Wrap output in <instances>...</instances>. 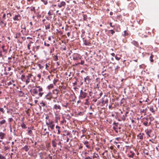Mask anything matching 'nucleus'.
Instances as JSON below:
<instances>
[{
  "instance_id": "nucleus-2",
  "label": "nucleus",
  "mask_w": 159,
  "mask_h": 159,
  "mask_svg": "<svg viewBox=\"0 0 159 159\" xmlns=\"http://www.w3.org/2000/svg\"><path fill=\"white\" fill-rule=\"evenodd\" d=\"M147 135L150 137H152L154 139L156 138V136L155 135L154 132L152 129H147L145 131Z\"/></svg>"
},
{
  "instance_id": "nucleus-28",
  "label": "nucleus",
  "mask_w": 159,
  "mask_h": 159,
  "mask_svg": "<svg viewBox=\"0 0 159 159\" xmlns=\"http://www.w3.org/2000/svg\"><path fill=\"white\" fill-rule=\"evenodd\" d=\"M5 134L4 133L1 132H0V139H3L5 137Z\"/></svg>"
},
{
  "instance_id": "nucleus-15",
  "label": "nucleus",
  "mask_w": 159,
  "mask_h": 159,
  "mask_svg": "<svg viewBox=\"0 0 159 159\" xmlns=\"http://www.w3.org/2000/svg\"><path fill=\"white\" fill-rule=\"evenodd\" d=\"M30 148V146L25 145L24 147L21 148V150H24L26 152H28Z\"/></svg>"
},
{
  "instance_id": "nucleus-1",
  "label": "nucleus",
  "mask_w": 159,
  "mask_h": 159,
  "mask_svg": "<svg viewBox=\"0 0 159 159\" xmlns=\"http://www.w3.org/2000/svg\"><path fill=\"white\" fill-rule=\"evenodd\" d=\"M120 113H119V116L120 119H119V121L122 120L125 121V120L126 117L127 116V115L129 113V112L128 111H125L124 110L121 111Z\"/></svg>"
},
{
  "instance_id": "nucleus-26",
  "label": "nucleus",
  "mask_w": 159,
  "mask_h": 159,
  "mask_svg": "<svg viewBox=\"0 0 159 159\" xmlns=\"http://www.w3.org/2000/svg\"><path fill=\"white\" fill-rule=\"evenodd\" d=\"M0 25L2 26H4V27H6L7 23H5L3 20H0Z\"/></svg>"
},
{
  "instance_id": "nucleus-29",
  "label": "nucleus",
  "mask_w": 159,
  "mask_h": 159,
  "mask_svg": "<svg viewBox=\"0 0 159 159\" xmlns=\"http://www.w3.org/2000/svg\"><path fill=\"white\" fill-rule=\"evenodd\" d=\"M57 142L52 141V146L53 148H56L57 147Z\"/></svg>"
},
{
  "instance_id": "nucleus-27",
  "label": "nucleus",
  "mask_w": 159,
  "mask_h": 159,
  "mask_svg": "<svg viewBox=\"0 0 159 159\" xmlns=\"http://www.w3.org/2000/svg\"><path fill=\"white\" fill-rule=\"evenodd\" d=\"M148 55H150V61L151 62H153L154 61V60L153 59V57H154V55H152V54H151L150 53H148Z\"/></svg>"
},
{
  "instance_id": "nucleus-32",
  "label": "nucleus",
  "mask_w": 159,
  "mask_h": 159,
  "mask_svg": "<svg viewBox=\"0 0 159 159\" xmlns=\"http://www.w3.org/2000/svg\"><path fill=\"white\" fill-rule=\"evenodd\" d=\"M125 101V99H124V98H123L121 99V100L119 104V105L120 106H121L123 104Z\"/></svg>"
},
{
  "instance_id": "nucleus-4",
  "label": "nucleus",
  "mask_w": 159,
  "mask_h": 159,
  "mask_svg": "<svg viewBox=\"0 0 159 159\" xmlns=\"http://www.w3.org/2000/svg\"><path fill=\"white\" fill-rule=\"evenodd\" d=\"M88 94L86 92L83 91V90H81L80 92V95L79 97L80 99H83L86 98Z\"/></svg>"
},
{
  "instance_id": "nucleus-34",
  "label": "nucleus",
  "mask_w": 159,
  "mask_h": 159,
  "mask_svg": "<svg viewBox=\"0 0 159 159\" xmlns=\"http://www.w3.org/2000/svg\"><path fill=\"white\" fill-rule=\"evenodd\" d=\"M1 47L2 50H3V51L4 52H5V53H6L7 52V50L4 48L5 47V46H4V45H3L2 46H1Z\"/></svg>"
},
{
  "instance_id": "nucleus-11",
  "label": "nucleus",
  "mask_w": 159,
  "mask_h": 159,
  "mask_svg": "<svg viewBox=\"0 0 159 159\" xmlns=\"http://www.w3.org/2000/svg\"><path fill=\"white\" fill-rule=\"evenodd\" d=\"M113 129L117 133H118L119 132H121L120 129H121V128L120 127H118L113 126Z\"/></svg>"
},
{
  "instance_id": "nucleus-59",
  "label": "nucleus",
  "mask_w": 159,
  "mask_h": 159,
  "mask_svg": "<svg viewBox=\"0 0 159 159\" xmlns=\"http://www.w3.org/2000/svg\"><path fill=\"white\" fill-rule=\"evenodd\" d=\"M84 112H80L77 115L80 116H83L84 115Z\"/></svg>"
},
{
  "instance_id": "nucleus-51",
  "label": "nucleus",
  "mask_w": 159,
  "mask_h": 159,
  "mask_svg": "<svg viewBox=\"0 0 159 159\" xmlns=\"http://www.w3.org/2000/svg\"><path fill=\"white\" fill-rule=\"evenodd\" d=\"M30 11H34V13L36 12L35 7H31L30 9Z\"/></svg>"
},
{
  "instance_id": "nucleus-43",
  "label": "nucleus",
  "mask_w": 159,
  "mask_h": 159,
  "mask_svg": "<svg viewBox=\"0 0 159 159\" xmlns=\"http://www.w3.org/2000/svg\"><path fill=\"white\" fill-rule=\"evenodd\" d=\"M140 113L142 114V113H144V115H146V112L145 110H144V109H141L140 111Z\"/></svg>"
},
{
  "instance_id": "nucleus-38",
  "label": "nucleus",
  "mask_w": 159,
  "mask_h": 159,
  "mask_svg": "<svg viewBox=\"0 0 159 159\" xmlns=\"http://www.w3.org/2000/svg\"><path fill=\"white\" fill-rule=\"evenodd\" d=\"M149 110L151 111L152 113L155 112V110L153 109V106H150L149 107Z\"/></svg>"
},
{
  "instance_id": "nucleus-64",
  "label": "nucleus",
  "mask_w": 159,
  "mask_h": 159,
  "mask_svg": "<svg viewBox=\"0 0 159 159\" xmlns=\"http://www.w3.org/2000/svg\"><path fill=\"white\" fill-rule=\"evenodd\" d=\"M34 0H27V2H29L30 4H31Z\"/></svg>"
},
{
  "instance_id": "nucleus-35",
  "label": "nucleus",
  "mask_w": 159,
  "mask_h": 159,
  "mask_svg": "<svg viewBox=\"0 0 159 159\" xmlns=\"http://www.w3.org/2000/svg\"><path fill=\"white\" fill-rule=\"evenodd\" d=\"M25 75H22L21 77H20V79L23 82H25Z\"/></svg>"
},
{
  "instance_id": "nucleus-22",
  "label": "nucleus",
  "mask_w": 159,
  "mask_h": 159,
  "mask_svg": "<svg viewBox=\"0 0 159 159\" xmlns=\"http://www.w3.org/2000/svg\"><path fill=\"white\" fill-rule=\"evenodd\" d=\"M44 24L45 25V29L46 30H48L50 29V23H44Z\"/></svg>"
},
{
  "instance_id": "nucleus-3",
  "label": "nucleus",
  "mask_w": 159,
  "mask_h": 159,
  "mask_svg": "<svg viewBox=\"0 0 159 159\" xmlns=\"http://www.w3.org/2000/svg\"><path fill=\"white\" fill-rule=\"evenodd\" d=\"M61 109V107L59 104H55L52 107V110L56 112H59Z\"/></svg>"
},
{
  "instance_id": "nucleus-57",
  "label": "nucleus",
  "mask_w": 159,
  "mask_h": 159,
  "mask_svg": "<svg viewBox=\"0 0 159 159\" xmlns=\"http://www.w3.org/2000/svg\"><path fill=\"white\" fill-rule=\"evenodd\" d=\"M0 159H6L5 157L0 154Z\"/></svg>"
},
{
  "instance_id": "nucleus-20",
  "label": "nucleus",
  "mask_w": 159,
  "mask_h": 159,
  "mask_svg": "<svg viewBox=\"0 0 159 159\" xmlns=\"http://www.w3.org/2000/svg\"><path fill=\"white\" fill-rule=\"evenodd\" d=\"M144 135V134L140 133L138 134L137 136L141 140H143V136Z\"/></svg>"
},
{
  "instance_id": "nucleus-18",
  "label": "nucleus",
  "mask_w": 159,
  "mask_h": 159,
  "mask_svg": "<svg viewBox=\"0 0 159 159\" xmlns=\"http://www.w3.org/2000/svg\"><path fill=\"white\" fill-rule=\"evenodd\" d=\"M53 123L54 122H52L49 124L47 125L48 127H50L52 130H53L54 129L55 127V125L53 124Z\"/></svg>"
},
{
  "instance_id": "nucleus-53",
  "label": "nucleus",
  "mask_w": 159,
  "mask_h": 159,
  "mask_svg": "<svg viewBox=\"0 0 159 159\" xmlns=\"http://www.w3.org/2000/svg\"><path fill=\"white\" fill-rule=\"evenodd\" d=\"M59 81L58 79H54L53 81V83L54 85H56L57 83Z\"/></svg>"
},
{
  "instance_id": "nucleus-46",
  "label": "nucleus",
  "mask_w": 159,
  "mask_h": 159,
  "mask_svg": "<svg viewBox=\"0 0 159 159\" xmlns=\"http://www.w3.org/2000/svg\"><path fill=\"white\" fill-rule=\"evenodd\" d=\"M57 98V96H53V97L52 98H53L54 99V100H53V102H56Z\"/></svg>"
},
{
  "instance_id": "nucleus-63",
  "label": "nucleus",
  "mask_w": 159,
  "mask_h": 159,
  "mask_svg": "<svg viewBox=\"0 0 159 159\" xmlns=\"http://www.w3.org/2000/svg\"><path fill=\"white\" fill-rule=\"evenodd\" d=\"M115 59L118 61H119L120 59V57L117 56L116 55L115 56Z\"/></svg>"
},
{
  "instance_id": "nucleus-41",
  "label": "nucleus",
  "mask_w": 159,
  "mask_h": 159,
  "mask_svg": "<svg viewBox=\"0 0 159 159\" xmlns=\"http://www.w3.org/2000/svg\"><path fill=\"white\" fill-rule=\"evenodd\" d=\"M52 157L51 156L50 154H49L48 156L46 157L44 159H52Z\"/></svg>"
},
{
  "instance_id": "nucleus-42",
  "label": "nucleus",
  "mask_w": 159,
  "mask_h": 159,
  "mask_svg": "<svg viewBox=\"0 0 159 159\" xmlns=\"http://www.w3.org/2000/svg\"><path fill=\"white\" fill-rule=\"evenodd\" d=\"M53 58L55 61H57L58 60V57L57 55L54 56L53 57Z\"/></svg>"
},
{
  "instance_id": "nucleus-52",
  "label": "nucleus",
  "mask_w": 159,
  "mask_h": 159,
  "mask_svg": "<svg viewBox=\"0 0 159 159\" xmlns=\"http://www.w3.org/2000/svg\"><path fill=\"white\" fill-rule=\"evenodd\" d=\"M130 153H131V154L129 156V157H131V158H133L134 157V153L132 152L131 151L130 152Z\"/></svg>"
},
{
  "instance_id": "nucleus-40",
  "label": "nucleus",
  "mask_w": 159,
  "mask_h": 159,
  "mask_svg": "<svg viewBox=\"0 0 159 159\" xmlns=\"http://www.w3.org/2000/svg\"><path fill=\"white\" fill-rule=\"evenodd\" d=\"M89 99L88 98L86 99L85 100V102L84 104L85 105H88L89 104Z\"/></svg>"
},
{
  "instance_id": "nucleus-54",
  "label": "nucleus",
  "mask_w": 159,
  "mask_h": 159,
  "mask_svg": "<svg viewBox=\"0 0 159 159\" xmlns=\"http://www.w3.org/2000/svg\"><path fill=\"white\" fill-rule=\"evenodd\" d=\"M108 32H111V34L112 35L114 34L115 33V31L112 30H109Z\"/></svg>"
},
{
  "instance_id": "nucleus-44",
  "label": "nucleus",
  "mask_w": 159,
  "mask_h": 159,
  "mask_svg": "<svg viewBox=\"0 0 159 159\" xmlns=\"http://www.w3.org/2000/svg\"><path fill=\"white\" fill-rule=\"evenodd\" d=\"M53 85L52 84H51L48 86V89H50L53 88Z\"/></svg>"
},
{
  "instance_id": "nucleus-56",
  "label": "nucleus",
  "mask_w": 159,
  "mask_h": 159,
  "mask_svg": "<svg viewBox=\"0 0 159 159\" xmlns=\"http://www.w3.org/2000/svg\"><path fill=\"white\" fill-rule=\"evenodd\" d=\"M0 111L2 112L3 114L5 113V110H4L3 108L0 107Z\"/></svg>"
},
{
  "instance_id": "nucleus-17",
  "label": "nucleus",
  "mask_w": 159,
  "mask_h": 159,
  "mask_svg": "<svg viewBox=\"0 0 159 159\" xmlns=\"http://www.w3.org/2000/svg\"><path fill=\"white\" fill-rule=\"evenodd\" d=\"M59 92V91L58 90L56 89L52 90V93L55 95L54 96H57V97Z\"/></svg>"
},
{
  "instance_id": "nucleus-23",
  "label": "nucleus",
  "mask_w": 159,
  "mask_h": 159,
  "mask_svg": "<svg viewBox=\"0 0 159 159\" xmlns=\"http://www.w3.org/2000/svg\"><path fill=\"white\" fill-rule=\"evenodd\" d=\"M46 154V153L45 152H40L39 153V157H40V159H43V157L42 155H45Z\"/></svg>"
},
{
  "instance_id": "nucleus-31",
  "label": "nucleus",
  "mask_w": 159,
  "mask_h": 159,
  "mask_svg": "<svg viewBox=\"0 0 159 159\" xmlns=\"http://www.w3.org/2000/svg\"><path fill=\"white\" fill-rule=\"evenodd\" d=\"M56 128L57 129V134H60L61 133V131L60 130V127L58 125H56Z\"/></svg>"
},
{
  "instance_id": "nucleus-7",
  "label": "nucleus",
  "mask_w": 159,
  "mask_h": 159,
  "mask_svg": "<svg viewBox=\"0 0 159 159\" xmlns=\"http://www.w3.org/2000/svg\"><path fill=\"white\" fill-rule=\"evenodd\" d=\"M83 45L85 46H89L90 45L91 43L89 40L85 39L84 38L83 39Z\"/></svg>"
},
{
  "instance_id": "nucleus-8",
  "label": "nucleus",
  "mask_w": 159,
  "mask_h": 159,
  "mask_svg": "<svg viewBox=\"0 0 159 159\" xmlns=\"http://www.w3.org/2000/svg\"><path fill=\"white\" fill-rule=\"evenodd\" d=\"M21 19L20 15L19 14L15 15L13 17V20L14 21H20Z\"/></svg>"
},
{
  "instance_id": "nucleus-13",
  "label": "nucleus",
  "mask_w": 159,
  "mask_h": 159,
  "mask_svg": "<svg viewBox=\"0 0 159 159\" xmlns=\"http://www.w3.org/2000/svg\"><path fill=\"white\" fill-rule=\"evenodd\" d=\"M60 116L59 113H55V121L56 123L58 122V120H60Z\"/></svg>"
},
{
  "instance_id": "nucleus-58",
  "label": "nucleus",
  "mask_w": 159,
  "mask_h": 159,
  "mask_svg": "<svg viewBox=\"0 0 159 159\" xmlns=\"http://www.w3.org/2000/svg\"><path fill=\"white\" fill-rule=\"evenodd\" d=\"M84 159H92V157L88 156H85L84 158Z\"/></svg>"
},
{
  "instance_id": "nucleus-14",
  "label": "nucleus",
  "mask_w": 159,
  "mask_h": 159,
  "mask_svg": "<svg viewBox=\"0 0 159 159\" xmlns=\"http://www.w3.org/2000/svg\"><path fill=\"white\" fill-rule=\"evenodd\" d=\"M43 91V89L41 87L40 89H38V91L39 92L38 95L39 97H42V95H43L44 93L42 92Z\"/></svg>"
},
{
  "instance_id": "nucleus-9",
  "label": "nucleus",
  "mask_w": 159,
  "mask_h": 159,
  "mask_svg": "<svg viewBox=\"0 0 159 159\" xmlns=\"http://www.w3.org/2000/svg\"><path fill=\"white\" fill-rule=\"evenodd\" d=\"M32 75L31 74H29L26 76L27 79L25 80V82L26 84H28L30 83V78L31 77Z\"/></svg>"
},
{
  "instance_id": "nucleus-16",
  "label": "nucleus",
  "mask_w": 159,
  "mask_h": 159,
  "mask_svg": "<svg viewBox=\"0 0 159 159\" xmlns=\"http://www.w3.org/2000/svg\"><path fill=\"white\" fill-rule=\"evenodd\" d=\"M91 79L89 76H87L84 79V81L86 84H88L89 83Z\"/></svg>"
},
{
  "instance_id": "nucleus-61",
  "label": "nucleus",
  "mask_w": 159,
  "mask_h": 159,
  "mask_svg": "<svg viewBox=\"0 0 159 159\" xmlns=\"http://www.w3.org/2000/svg\"><path fill=\"white\" fill-rule=\"evenodd\" d=\"M41 1L43 2L45 5H47L48 4V2L47 1H45L44 0H41Z\"/></svg>"
},
{
  "instance_id": "nucleus-45",
  "label": "nucleus",
  "mask_w": 159,
  "mask_h": 159,
  "mask_svg": "<svg viewBox=\"0 0 159 159\" xmlns=\"http://www.w3.org/2000/svg\"><path fill=\"white\" fill-rule=\"evenodd\" d=\"M40 104L41 106H42L43 107H45L46 105V104L44 102H40Z\"/></svg>"
},
{
  "instance_id": "nucleus-49",
  "label": "nucleus",
  "mask_w": 159,
  "mask_h": 159,
  "mask_svg": "<svg viewBox=\"0 0 159 159\" xmlns=\"http://www.w3.org/2000/svg\"><path fill=\"white\" fill-rule=\"evenodd\" d=\"M40 47V46H36L34 49V51H37L39 49Z\"/></svg>"
},
{
  "instance_id": "nucleus-10",
  "label": "nucleus",
  "mask_w": 159,
  "mask_h": 159,
  "mask_svg": "<svg viewBox=\"0 0 159 159\" xmlns=\"http://www.w3.org/2000/svg\"><path fill=\"white\" fill-rule=\"evenodd\" d=\"M66 5V3L65 2L61 1L60 2V3L58 4V7L59 8H62V7H65Z\"/></svg>"
},
{
  "instance_id": "nucleus-48",
  "label": "nucleus",
  "mask_w": 159,
  "mask_h": 159,
  "mask_svg": "<svg viewBox=\"0 0 159 159\" xmlns=\"http://www.w3.org/2000/svg\"><path fill=\"white\" fill-rule=\"evenodd\" d=\"M6 122V121L4 119L0 121V125L5 124Z\"/></svg>"
},
{
  "instance_id": "nucleus-62",
  "label": "nucleus",
  "mask_w": 159,
  "mask_h": 159,
  "mask_svg": "<svg viewBox=\"0 0 159 159\" xmlns=\"http://www.w3.org/2000/svg\"><path fill=\"white\" fill-rule=\"evenodd\" d=\"M108 102V100H107L105 101H104L103 100L102 101L103 103L104 104H107V103Z\"/></svg>"
},
{
  "instance_id": "nucleus-25",
  "label": "nucleus",
  "mask_w": 159,
  "mask_h": 159,
  "mask_svg": "<svg viewBox=\"0 0 159 159\" xmlns=\"http://www.w3.org/2000/svg\"><path fill=\"white\" fill-rule=\"evenodd\" d=\"M84 143L88 148H90V146L89 144V142L88 141H85L84 142Z\"/></svg>"
},
{
  "instance_id": "nucleus-47",
  "label": "nucleus",
  "mask_w": 159,
  "mask_h": 159,
  "mask_svg": "<svg viewBox=\"0 0 159 159\" xmlns=\"http://www.w3.org/2000/svg\"><path fill=\"white\" fill-rule=\"evenodd\" d=\"M59 88L60 89H66V87L64 85H60L59 86Z\"/></svg>"
},
{
  "instance_id": "nucleus-12",
  "label": "nucleus",
  "mask_w": 159,
  "mask_h": 159,
  "mask_svg": "<svg viewBox=\"0 0 159 159\" xmlns=\"http://www.w3.org/2000/svg\"><path fill=\"white\" fill-rule=\"evenodd\" d=\"M31 93L32 96H35L36 95L38 94V92L37 90L36 89H34L31 92Z\"/></svg>"
},
{
  "instance_id": "nucleus-60",
  "label": "nucleus",
  "mask_w": 159,
  "mask_h": 159,
  "mask_svg": "<svg viewBox=\"0 0 159 159\" xmlns=\"http://www.w3.org/2000/svg\"><path fill=\"white\" fill-rule=\"evenodd\" d=\"M63 120L61 121V123L62 124H63L65 123L66 122V120L65 119V118L64 117H63Z\"/></svg>"
},
{
  "instance_id": "nucleus-37",
  "label": "nucleus",
  "mask_w": 159,
  "mask_h": 159,
  "mask_svg": "<svg viewBox=\"0 0 159 159\" xmlns=\"http://www.w3.org/2000/svg\"><path fill=\"white\" fill-rule=\"evenodd\" d=\"M83 20L84 21H86L87 19V16L86 14H83Z\"/></svg>"
},
{
  "instance_id": "nucleus-24",
  "label": "nucleus",
  "mask_w": 159,
  "mask_h": 159,
  "mask_svg": "<svg viewBox=\"0 0 159 159\" xmlns=\"http://www.w3.org/2000/svg\"><path fill=\"white\" fill-rule=\"evenodd\" d=\"M91 157L93 159H99V156L97 153L94 154Z\"/></svg>"
},
{
  "instance_id": "nucleus-50",
  "label": "nucleus",
  "mask_w": 159,
  "mask_h": 159,
  "mask_svg": "<svg viewBox=\"0 0 159 159\" xmlns=\"http://www.w3.org/2000/svg\"><path fill=\"white\" fill-rule=\"evenodd\" d=\"M63 132L65 133V134H66V135H69L70 134L69 131L67 130H64Z\"/></svg>"
},
{
  "instance_id": "nucleus-55",
  "label": "nucleus",
  "mask_w": 159,
  "mask_h": 159,
  "mask_svg": "<svg viewBox=\"0 0 159 159\" xmlns=\"http://www.w3.org/2000/svg\"><path fill=\"white\" fill-rule=\"evenodd\" d=\"M62 141V140H59L58 141V142L57 143V144L58 145L60 146V147L61 148L62 147L61 146V141Z\"/></svg>"
},
{
  "instance_id": "nucleus-36",
  "label": "nucleus",
  "mask_w": 159,
  "mask_h": 159,
  "mask_svg": "<svg viewBox=\"0 0 159 159\" xmlns=\"http://www.w3.org/2000/svg\"><path fill=\"white\" fill-rule=\"evenodd\" d=\"M20 125L21 127L23 129H25L27 128L23 122Z\"/></svg>"
},
{
  "instance_id": "nucleus-21",
  "label": "nucleus",
  "mask_w": 159,
  "mask_h": 159,
  "mask_svg": "<svg viewBox=\"0 0 159 159\" xmlns=\"http://www.w3.org/2000/svg\"><path fill=\"white\" fill-rule=\"evenodd\" d=\"M69 104V103L67 102H63L62 103V106L66 108H67L68 107Z\"/></svg>"
},
{
  "instance_id": "nucleus-6",
  "label": "nucleus",
  "mask_w": 159,
  "mask_h": 159,
  "mask_svg": "<svg viewBox=\"0 0 159 159\" xmlns=\"http://www.w3.org/2000/svg\"><path fill=\"white\" fill-rule=\"evenodd\" d=\"M53 96H52V93L50 92H49L45 96L44 98L47 100L50 101Z\"/></svg>"
},
{
  "instance_id": "nucleus-5",
  "label": "nucleus",
  "mask_w": 159,
  "mask_h": 159,
  "mask_svg": "<svg viewBox=\"0 0 159 159\" xmlns=\"http://www.w3.org/2000/svg\"><path fill=\"white\" fill-rule=\"evenodd\" d=\"M72 58L74 60L76 61L81 59V56L78 53H74L72 55Z\"/></svg>"
},
{
  "instance_id": "nucleus-33",
  "label": "nucleus",
  "mask_w": 159,
  "mask_h": 159,
  "mask_svg": "<svg viewBox=\"0 0 159 159\" xmlns=\"http://www.w3.org/2000/svg\"><path fill=\"white\" fill-rule=\"evenodd\" d=\"M129 35V32L125 30L124 31V34L123 35V36H124L125 37H126V36H128Z\"/></svg>"
},
{
  "instance_id": "nucleus-30",
  "label": "nucleus",
  "mask_w": 159,
  "mask_h": 159,
  "mask_svg": "<svg viewBox=\"0 0 159 159\" xmlns=\"http://www.w3.org/2000/svg\"><path fill=\"white\" fill-rule=\"evenodd\" d=\"M52 122H54L52 120H51L49 119L48 120H46V125L49 124L50 123H52Z\"/></svg>"
},
{
  "instance_id": "nucleus-19",
  "label": "nucleus",
  "mask_w": 159,
  "mask_h": 159,
  "mask_svg": "<svg viewBox=\"0 0 159 159\" xmlns=\"http://www.w3.org/2000/svg\"><path fill=\"white\" fill-rule=\"evenodd\" d=\"M131 43L137 47H139V43L135 40L132 41Z\"/></svg>"
},
{
  "instance_id": "nucleus-39",
  "label": "nucleus",
  "mask_w": 159,
  "mask_h": 159,
  "mask_svg": "<svg viewBox=\"0 0 159 159\" xmlns=\"http://www.w3.org/2000/svg\"><path fill=\"white\" fill-rule=\"evenodd\" d=\"M19 92L20 93V96L21 97H23V96H24V95H25V93L23 92L22 91H19Z\"/></svg>"
}]
</instances>
